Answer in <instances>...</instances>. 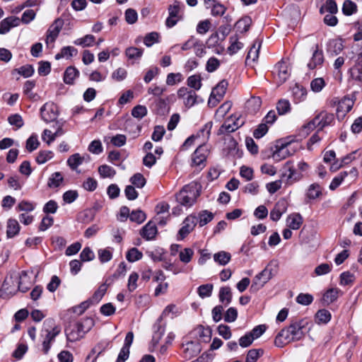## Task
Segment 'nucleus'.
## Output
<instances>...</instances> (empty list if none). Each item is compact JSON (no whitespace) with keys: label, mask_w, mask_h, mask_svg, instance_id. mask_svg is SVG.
I'll return each instance as SVG.
<instances>
[{"label":"nucleus","mask_w":362,"mask_h":362,"mask_svg":"<svg viewBox=\"0 0 362 362\" xmlns=\"http://www.w3.org/2000/svg\"><path fill=\"white\" fill-rule=\"evenodd\" d=\"M313 296L309 293H300L296 297V302L303 305H308L313 301Z\"/></svg>","instance_id":"63"},{"label":"nucleus","mask_w":362,"mask_h":362,"mask_svg":"<svg viewBox=\"0 0 362 362\" xmlns=\"http://www.w3.org/2000/svg\"><path fill=\"white\" fill-rule=\"evenodd\" d=\"M54 153L51 151H40L36 157V162L38 164H44L52 158Z\"/></svg>","instance_id":"56"},{"label":"nucleus","mask_w":362,"mask_h":362,"mask_svg":"<svg viewBox=\"0 0 362 362\" xmlns=\"http://www.w3.org/2000/svg\"><path fill=\"white\" fill-rule=\"evenodd\" d=\"M39 145L40 142L36 134H32L26 141V148L29 152L37 149Z\"/></svg>","instance_id":"61"},{"label":"nucleus","mask_w":362,"mask_h":362,"mask_svg":"<svg viewBox=\"0 0 362 362\" xmlns=\"http://www.w3.org/2000/svg\"><path fill=\"white\" fill-rule=\"evenodd\" d=\"M60 332L61 329L54 325V321L52 319H47L44 322L40 337L42 339V351L45 354L49 352L52 343Z\"/></svg>","instance_id":"2"},{"label":"nucleus","mask_w":362,"mask_h":362,"mask_svg":"<svg viewBox=\"0 0 362 362\" xmlns=\"http://www.w3.org/2000/svg\"><path fill=\"white\" fill-rule=\"evenodd\" d=\"M25 78L30 77L34 74V68L32 65L26 64L13 70Z\"/></svg>","instance_id":"57"},{"label":"nucleus","mask_w":362,"mask_h":362,"mask_svg":"<svg viewBox=\"0 0 362 362\" xmlns=\"http://www.w3.org/2000/svg\"><path fill=\"white\" fill-rule=\"evenodd\" d=\"M272 269L266 267L253 279L250 289L258 291L272 278Z\"/></svg>","instance_id":"10"},{"label":"nucleus","mask_w":362,"mask_h":362,"mask_svg":"<svg viewBox=\"0 0 362 362\" xmlns=\"http://www.w3.org/2000/svg\"><path fill=\"white\" fill-rule=\"evenodd\" d=\"M95 37L93 35H86L83 37H80L74 41L75 45L81 46L83 47H91L93 45Z\"/></svg>","instance_id":"38"},{"label":"nucleus","mask_w":362,"mask_h":362,"mask_svg":"<svg viewBox=\"0 0 362 362\" xmlns=\"http://www.w3.org/2000/svg\"><path fill=\"white\" fill-rule=\"evenodd\" d=\"M65 333L67 340L71 342L78 341L84 337L83 332L80 331L75 324L69 325L65 329Z\"/></svg>","instance_id":"22"},{"label":"nucleus","mask_w":362,"mask_h":362,"mask_svg":"<svg viewBox=\"0 0 362 362\" xmlns=\"http://www.w3.org/2000/svg\"><path fill=\"white\" fill-rule=\"evenodd\" d=\"M340 281L339 284L341 286H349L351 285L354 280H355V276L354 274L349 272H344L340 274L339 276Z\"/></svg>","instance_id":"52"},{"label":"nucleus","mask_w":362,"mask_h":362,"mask_svg":"<svg viewBox=\"0 0 362 362\" xmlns=\"http://www.w3.org/2000/svg\"><path fill=\"white\" fill-rule=\"evenodd\" d=\"M208 154V149L206 145L199 144L192 156V165L199 168L200 170L205 166Z\"/></svg>","instance_id":"13"},{"label":"nucleus","mask_w":362,"mask_h":362,"mask_svg":"<svg viewBox=\"0 0 362 362\" xmlns=\"http://www.w3.org/2000/svg\"><path fill=\"white\" fill-rule=\"evenodd\" d=\"M130 182L138 188H142L146 185V179L141 173L134 175L131 177Z\"/></svg>","instance_id":"64"},{"label":"nucleus","mask_w":362,"mask_h":362,"mask_svg":"<svg viewBox=\"0 0 362 362\" xmlns=\"http://www.w3.org/2000/svg\"><path fill=\"white\" fill-rule=\"evenodd\" d=\"M78 53V50L71 46L64 47L61 52L56 54V59H59L63 57L69 58L74 55H76Z\"/></svg>","instance_id":"42"},{"label":"nucleus","mask_w":362,"mask_h":362,"mask_svg":"<svg viewBox=\"0 0 362 362\" xmlns=\"http://www.w3.org/2000/svg\"><path fill=\"white\" fill-rule=\"evenodd\" d=\"M308 325L306 319L291 322L288 327L282 329L275 338V345L283 347L293 341H297L304 337V329Z\"/></svg>","instance_id":"1"},{"label":"nucleus","mask_w":362,"mask_h":362,"mask_svg":"<svg viewBox=\"0 0 362 362\" xmlns=\"http://www.w3.org/2000/svg\"><path fill=\"white\" fill-rule=\"evenodd\" d=\"M244 119L240 116L234 115L228 117L218 129L219 134L235 132L243 125Z\"/></svg>","instance_id":"7"},{"label":"nucleus","mask_w":362,"mask_h":362,"mask_svg":"<svg viewBox=\"0 0 362 362\" xmlns=\"http://www.w3.org/2000/svg\"><path fill=\"white\" fill-rule=\"evenodd\" d=\"M98 258L102 263L110 261L112 258V249L105 248L100 249L98 252Z\"/></svg>","instance_id":"53"},{"label":"nucleus","mask_w":362,"mask_h":362,"mask_svg":"<svg viewBox=\"0 0 362 362\" xmlns=\"http://www.w3.org/2000/svg\"><path fill=\"white\" fill-rule=\"evenodd\" d=\"M204 3L206 8H211V14L213 16H221L226 11V7L216 0H204Z\"/></svg>","instance_id":"18"},{"label":"nucleus","mask_w":362,"mask_h":362,"mask_svg":"<svg viewBox=\"0 0 362 362\" xmlns=\"http://www.w3.org/2000/svg\"><path fill=\"white\" fill-rule=\"evenodd\" d=\"M64 25V21L61 18H57L49 26L47 32L46 43L48 45L53 43L58 37Z\"/></svg>","instance_id":"14"},{"label":"nucleus","mask_w":362,"mask_h":362,"mask_svg":"<svg viewBox=\"0 0 362 362\" xmlns=\"http://www.w3.org/2000/svg\"><path fill=\"white\" fill-rule=\"evenodd\" d=\"M274 74L278 77L279 83H284L290 76L288 63L284 61L278 62L274 67Z\"/></svg>","instance_id":"15"},{"label":"nucleus","mask_w":362,"mask_h":362,"mask_svg":"<svg viewBox=\"0 0 362 362\" xmlns=\"http://www.w3.org/2000/svg\"><path fill=\"white\" fill-rule=\"evenodd\" d=\"M21 19L16 16L8 17L0 23V34H5L8 33L13 27H16L20 25Z\"/></svg>","instance_id":"20"},{"label":"nucleus","mask_w":362,"mask_h":362,"mask_svg":"<svg viewBox=\"0 0 362 362\" xmlns=\"http://www.w3.org/2000/svg\"><path fill=\"white\" fill-rule=\"evenodd\" d=\"M194 255V251L191 248H185L183 250L180 251L179 254V257L181 262L187 264L189 263L192 257Z\"/></svg>","instance_id":"62"},{"label":"nucleus","mask_w":362,"mask_h":362,"mask_svg":"<svg viewBox=\"0 0 362 362\" xmlns=\"http://www.w3.org/2000/svg\"><path fill=\"white\" fill-rule=\"evenodd\" d=\"M98 173L103 178H112L115 174V170L110 165H102L98 168Z\"/></svg>","instance_id":"46"},{"label":"nucleus","mask_w":362,"mask_h":362,"mask_svg":"<svg viewBox=\"0 0 362 362\" xmlns=\"http://www.w3.org/2000/svg\"><path fill=\"white\" fill-rule=\"evenodd\" d=\"M361 156V151L360 149H357L356 151H352L351 153L347 154L346 156L341 158V166H344L349 164L353 160H356V158Z\"/></svg>","instance_id":"49"},{"label":"nucleus","mask_w":362,"mask_h":362,"mask_svg":"<svg viewBox=\"0 0 362 362\" xmlns=\"http://www.w3.org/2000/svg\"><path fill=\"white\" fill-rule=\"evenodd\" d=\"M84 159L85 158L83 156H81L79 153H76L71 155L68 158L67 165L71 170H76L77 168L83 163Z\"/></svg>","instance_id":"33"},{"label":"nucleus","mask_w":362,"mask_h":362,"mask_svg":"<svg viewBox=\"0 0 362 362\" xmlns=\"http://www.w3.org/2000/svg\"><path fill=\"white\" fill-rule=\"evenodd\" d=\"M18 291V286L15 282L14 275L6 277L4 280L1 291L7 296H12Z\"/></svg>","instance_id":"17"},{"label":"nucleus","mask_w":362,"mask_h":362,"mask_svg":"<svg viewBox=\"0 0 362 362\" xmlns=\"http://www.w3.org/2000/svg\"><path fill=\"white\" fill-rule=\"evenodd\" d=\"M214 218V214L211 212H209L207 211H202L199 214V220L197 219V222H199L200 226H204Z\"/></svg>","instance_id":"59"},{"label":"nucleus","mask_w":362,"mask_h":362,"mask_svg":"<svg viewBox=\"0 0 362 362\" xmlns=\"http://www.w3.org/2000/svg\"><path fill=\"white\" fill-rule=\"evenodd\" d=\"M341 291L338 288H331L327 290L322 298V301L324 305H329L335 301Z\"/></svg>","instance_id":"24"},{"label":"nucleus","mask_w":362,"mask_h":362,"mask_svg":"<svg viewBox=\"0 0 362 362\" xmlns=\"http://www.w3.org/2000/svg\"><path fill=\"white\" fill-rule=\"evenodd\" d=\"M350 74L353 80L362 82V59L351 69Z\"/></svg>","instance_id":"47"},{"label":"nucleus","mask_w":362,"mask_h":362,"mask_svg":"<svg viewBox=\"0 0 362 362\" xmlns=\"http://www.w3.org/2000/svg\"><path fill=\"white\" fill-rule=\"evenodd\" d=\"M80 331L85 335L94 325V321L90 317H86L75 323Z\"/></svg>","instance_id":"31"},{"label":"nucleus","mask_w":362,"mask_h":362,"mask_svg":"<svg viewBox=\"0 0 362 362\" xmlns=\"http://www.w3.org/2000/svg\"><path fill=\"white\" fill-rule=\"evenodd\" d=\"M357 11V5L351 0H345L342 6V12L345 16H351Z\"/></svg>","instance_id":"45"},{"label":"nucleus","mask_w":362,"mask_h":362,"mask_svg":"<svg viewBox=\"0 0 362 362\" xmlns=\"http://www.w3.org/2000/svg\"><path fill=\"white\" fill-rule=\"evenodd\" d=\"M228 86V81L223 79L221 81L215 88H214L211 94H213V96H218L219 99H222L226 94Z\"/></svg>","instance_id":"30"},{"label":"nucleus","mask_w":362,"mask_h":362,"mask_svg":"<svg viewBox=\"0 0 362 362\" xmlns=\"http://www.w3.org/2000/svg\"><path fill=\"white\" fill-rule=\"evenodd\" d=\"M261 47V42L259 40H255L250 47L246 60H251L252 62H255L259 57V52Z\"/></svg>","instance_id":"35"},{"label":"nucleus","mask_w":362,"mask_h":362,"mask_svg":"<svg viewBox=\"0 0 362 362\" xmlns=\"http://www.w3.org/2000/svg\"><path fill=\"white\" fill-rule=\"evenodd\" d=\"M325 62L324 53L317 44H315L311 50V57L307 62V68L309 70L320 69Z\"/></svg>","instance_id":"6"},{"label":"nucleus","mask_w":362,"mask_h":362,"mask_svg":"<svg viewBox=\"0 0 362 362\" xmlns=\"http://www.w3.org/2000/svg\"><path fill=\"white\" fill-rule=\"evenodd\" d=\"M211 128L212 123L207 122L199 130V132H197L196 134H193L192 136H195V139L200 140L199 144L205 145V143L209 139Z\"/></svg>","instance_id":"23"},{"label":"nucleus","mask_w":362,"mask_h":362,"mask_svg":"<svg viewBox=\"0 0 362 362\" xmlns=\"http://www.w3.org/2000/svg\"><path fill=\"white\" fill-rule=\"evenodd\" d=\"M6 228V235L8 238L16 236L19 233L21 228L18 221L14 218H9L8 220Z\"/></svg>","instance_id":"29"},{"label":"nucleus","mask_w":362,"mask_h":362,"mask_svg":"<svg viewBox=\"0 0 362 362\" xmlns=\"http://www.w3.org/2000/svg\"><path fill=\"white\" fill-rule=\"evenodd\" d=\"M262 105V100L259 97H252L246 103V108L248 112L255 113L258 111Z\"/></svg>","instance_id":"34"},{"label":"nucleus","mask_w":362,"mask_h":362,"mask_svg":"<svg viewBox=\"0 0 362 362\" xmlns=\"http://www.w3.org/2000/svg\"><path fill=\"white\" fill-rule=\"evenodd\" d=\"M63 176L59 172H55L48 180L47 185L50 188H56L60 186L63 182Z\"/></svg>","instance_id":"44"},{"label":"nucleus","mask_w":362,"mask_h":362,"mask_svg":"<svg viewBox=\"0 0 362 362\" xmlns=\"http://www.w3.org/2000/svg\"><path fill=\"white\" fill-rule=\"evenodd\" d=\"M230 46L228 47V52L233 55L237 53L240 49L243 47V44L238 41L237 36L230 37Z\"/></svg>","instance_id":"43"},{"label":"nucleus","mask_w":362,"mask_h":362,"mask_svg":"<svg viewBox=\"0 0 362 362\" xmlns=\"http://www.w3.org/2000/svg\"><path fill=\"white\" fill-rule=\"evenodd\" d=\"M79 71L75 67L69 66L64 75V81L66 84H72L74 80L78 76Z\"/></svg>","instance_id":"36"},{"label":"nucleus","mask_w":362,"mask_h":362,"mask_svg":"<svg viewBox=\"0 0 362 362\" xmlns=\"http://www.w3.org/2000/svg\"><path fill=\"white\" fill-rule=\"evenodd\" d=\"M184 6L178 1L175 0L173 4L168 8V17L165 21V25L171 28L174 27L182 18V7Z\"/></svg>","instance_id":"5"},{"label":"nucleus","mask_w":362,"mask_h":362,"mask_svg":"<svg viewBox=\"0 0 362 362\" xmlns=\"http://www.w3.org/2000/svg\"><path fill=\"white\" fill-rule=\"evenodd\" d=\"M289 144V142L281 144V146L276 151L274 152L272 155V158L275 161H280L289 156L291 154L288 148Z\"/></svg>","instance_id":"28"},{"label":"nucleus","mask_w":362,"mask_h":362,"mask_svg":"<svg viewBox=\"0 0 362 362\" xmlns=\"http://www.w3.org/2000/svg\"><path fill=\"white\" fill-rule=\"evenodd\" d=\"M156 234L157 228L156 225L151 222H148L146 224L141 231V235L146 240H153L156 237Z\"/></svg>","instance_id":"26"},{"label":"nucleus","mask_w":362,"mask_h":362,"mask_svg":"<svg viewBox=\"0 0 362 362\" xmlns=\"http://www.w3.org/2000/svg\"><path fill=\"white\" fill-rule=\"evenodd\" d=\"M261 349H250L247 354L245 362H257V359L263 354Z\"/></svg>","instance_id":"58"},{"label":"nucleus","mask_w":362,"mask_h":362,"mask_svg":"<svg viewBox=\"0 0 362 362\" xmlns=\"http://www.w3.org/2000/svg\"><path fill=\"white\" fill-rule=\"evenodd\" d=\"M321 194V188L318 184H312L308 189L307 197L310 199H315Z\"/></svg>","instance_id":"54"},{"label":"nucleus","mask_w":362,"mask_h":362,"mask_svg":"<svg viewBox=\"0 0 362 362\" xmlns=\"http://www.w3.org/2000/svg\"><path fill=\"white\" fill-rule=\"evenodd\" d=\"M58 107L52 102L46 103L40 108L42 119L46 122L55 120L58 115Z\"/></svg>","instance_id":"12"},{"label":"nucleus","mask_w":362,"mask_h":362,"mask_svg":"<svg viewBox=\"0 0 362 362\" xmlns=\"http://www.w3.org/2000/svg\"><path fill=\"white\" fill-rule=\"evenodd\" d=\"M276 110L281 115H285L291 110V104L288 100L281 99L276 104Z\"/></svg>","instance_id":"51"},{"label":"nucleus","mask_w":362,"mask_h":362,"mask_svg":"<svg viewBox=\"0 0 362 362\" xmlns=\"http://www.w3.org/2000/svg\"><path fill=\"white\" fill-rule=\"evenodd\" d=\"M303 223V217L300 214L294 213L286 218V226L291 230H298Z\"/></svg>","instance_id":"25"},{"label":"nucleus","mask_w":362,"mask_h":362,"mask_svg":"<svg viewBox=\"0 0 362 362\" xmlns=\"http://www.w3.org/2000/svg\"><path fill=\"white\" fill-rule=\"evenodd\" d=\"M142 252H140L137 248L133 247L128 250L126 258L130 262H134L139 260L142 258Z\"/></svg>","instance_id":"55"},{"label":"nucleus","mask_w":362,"mask_h":362,"mask_svg":"<svg viewBox=\"0 0 362 362\" xmlns=\"http://www.w3.org/2000/svg\"><path fill=\"white\" fill-rule=\"evenodd\" d=\"M187 85L194 90H199L202 87V78L199 75H192L187 78Z\"/></svg>","instance_id":"60"},{"label":"nucleus","mask_w":362,"mask_h":362,"mask_svg":"<svg viewBox=\"0 0 362 362\" xmlns=\"http://www.w3.org/2000/svg\"><path fill=\"white\" fill-rule=\"evenodd\" d=\"M355 103L354 96L346 95L342 98L337 103V117L341 120L344 118L346 115L352 109Z\"/></svg>","instance_id":"8"},{"label":"nucleus","mask_w":362,"mask_h":362,"mask_svg":"<svg viewBox=\"0 0 362 362\" xmlns=\"http://www.w3.org/2000/svg\"><path fill=\"white\" fill-rule=\"evenodd\" d=\"M197 223V218L195 216L189 215L185 218L182 223V227L179 230L177 239L182 240L187 237L195 228Z\"/></svg>","instance_id":"9"},{"label":"nucleus","mask_w":362,"mask_h":362,"mask_svg":"<svg viewBox=\"0 0 362 362\" xmlns=\"http://www.w3.org/2000/svg\"><path fill=\"white\" fill-rule=\"evenodd\" d=\"M219 300L220 301L225 304L228 305L232 300V293L231 289L228 286L221 287L219 291Z\"/></svg>","instance_id":"37"},{"label":"nucleus","mask_w":362,"mask_h":362,"mask_svg":"<svg viewBox=\"0 0 362 362\" xmlns=\"http://www.w3.org/2000/svg\"><path fill=\"white\" fill-rule=\"evenodd\" d=\"M231 255L226 251H220L214 255V261L220 265L225 266L230 260Z\"/></svg>","instance_id":"39"},{"label":"nucleus","mask_w":362,"mask_h":362,"mask_svg":"<svg viewBox=\"0 0 362 362\" xmlns=\"http://www.w3.org/2000/svg\"><path fill=\"white\" fill-rule=\"evenodd\" d=\"M15 282L18 286V291L25 293L31 286V281L28 273L25 271H22L18 274L14 275Z\"/></svg>","instance_id":"16"},{"label":"nucleus","mask_w":362,"mask_h":362,"mask_svg":"<svg viewBox=\"0 0 362 362\" xmlns=\"http://www.w3.org/2000/svg\"><path fill=\"white\" fill-rule=\"evenodd\" d=\"M251 24V18L249 16H244L236 23V26L241 33H245L250 29Z\"/></svg>","instance_id":"48"},{"label":"nucleus","mask_w":362,"mask_h":362,"mask_svg":"<svg viewBox=\"0 0 362 362\" xmlns=\"http://www.w3.org/2000/svg\"><path fill=\"white\" fill-rule=\"evenodd\" d=\"M358 175V170L356 168H352L349 171H342L334 177L329 185V189L331 190L336 189L345 180L346 177H349V180H355Z\"/></svg>","instance_id":"11"},{"label":"nucleus","mask_w":362,"mask_h":362,"mask_svg":"<svg viewBox=\"0 0 362 362\" xmlns=\"http://www.w3.org/2000/svg\"><path fill=\"white\" fill-rule=\"evenodd\" d=\"M181 313V310L175 304H170L167 305L163 311L162 312L159 320H162L165 317H170L174 318L178 315H180Z\"/></svg>","instance_id":"27"},{"label":"nucleus","mask_w":362,"mask_h":362,"mask_svg":"<svg viewBox=\"0 0 362 362\" xmlns=\"http://www.w3.org/2000/svg\"><path fill=\"white\" fill-rule=\"evenodd\" d=\"M125 54L129 59H139L143 54V50L137 47H130L126 49Z\"/></svg>","instance_id":"50"},{"label":"nucleus","mask_w":362,"mask_h":362,"mask_svg":"<svg viewBox=\"0 0 362 362\" xmlns=\"http://www.w3.org/2000/svg\"><path fill=\"white\" fill-rule=\"evenodd\" d=\"M320 13L328 12L331 14H336L338 12V6L335 0H326L324 5L320 9Z\"/></svg>","instance_id":"41"},{"label":"nucleus","mask_w":362,"mask_h":362,"mask_svg":"<svg viewBox=\"0 0 362 362\" xmlns=\"http://www.w3.org/2000/svg\"><path fill=\"white\" fill-rule=\"evenodd\" d=\"M343 49L344 45L341 39H332L327 43V52L332 57L338 55Z\"/></svg>","instance_id":"21"},{"label":"nucleus","mask_w":362,"mask_h":362,"mask_svg":"<svg viewBox=\"0 0 362 362\" xmlns=\"http://www.w3.org/2000/svg\"><path fill=\"white\" fill-rule=\"evenodd\" d=\"M293 95L296 103H300L306 98L307 90L303 86L296 85L292 90Z\"/></svg>","instance_id":"40"},{"label":"nucleus","mask_w":362,"mask_h":362,"mask_svg":"<svg viewBox=\"0 0 362 362\" xmlns=\"http://www.w3.org/2000/svg\"><path fill=\"white\" fill-rule=\"evenodd\" d=\"M334 116L332 113L322 110L319 112L312 121L309 122L303 127L308 131H311L317 127H319L320 129L322 130L324 127L331 125L334 122Z\"/></svg>","instance_id":"4"},{"label":"nucleus","mask_w":362,"mask_h":362,"mask_svg":"<svg viewBox=\"0 0 362 362\" xmlns=\"http://www.w3.org/2000/svg\"><path fill=\"white\" fill-rule=\"evenodd\" d=\"M201 351L200 344L197 341H188L183 345L185 357L189 359L197 356Z\"/></svg>","instance_id":"19"},{"label":"nucleus","mask_w":362,"mask_h":362,"mask_svg":"<svg viewBox=\"0 0 362 362\" xmlns=\"http://www.w3.org/2000/svg\"><path fill=\"white\" fill-rule=\"evenodd\" d=\"M199 195L197 187L194 185H185L177 194L176 201L181 206H191L196 201Z\"/></svg>","instance_id":"3"},{"label":"nucleus","mask_w":362,"mask_h":362,"mask_svg":"<svg viewBox=\"0 0 362 362\" xmlns=\"http://www.w3.org/2000/svg\"><path fill=\"white\" fill-rule=\"evenodd\" d=\"M331 313L326 309L319 310L315 316V320L317 324H327L331 320Z\"/></svg>","instance_id":"32"}]
</instances>
